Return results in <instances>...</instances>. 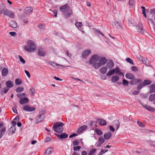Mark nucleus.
Here are the masks:
<instances>
[{"instance_id":"nucleus-43","label":"nucleus","mask_w":155,"mask_h":155,"mask_svg":"<svg viewBox=\"0 0 155 155\" xmlns=\"http://www.w3.org/2000/svg\"><path fill=\"white\" fill-rule=\"evenodd\" d=\"M24 90V88L23 87H19L17 88L16 91L17 93H19L23 91Z\"/></svg>"},{"instance_id":"nucleus-22","label":"nucleus","mask_w":155,"mask_h":155,"mask_svg":"<svg viewBox=\"0 0 155 155\" xmlns=\"http://www.w3.org/2000/svg\"><path fill=\"white\" fill-rule=\"evenodd\" d=\"M19 102L20 104H22L28 103L29 102V100L27 98L25 97L20 100Z\"/></svg>"},{"instance_id":"nucleus-7","label":"nucleus","mask_w":155,"mask_h":155,"mask_svg":"<svg viewBox=\"0 0 155 155\" xmlns=\"http://www.w3.org/2000/svg\"><path fill=\"white\" fill-rule=\"evenodd\" d=\"M44 115L43 114H41L39 116L36 118V124H38L44 120Z\"/></svg>"},{"instance_id":"nucleus-18","label":"nucleus","mask_w":155,"mask_h":155,"mask_svg":"<svg viewBox=\"0 0 155 155\" xmlns=\"http://www.w3.org/2000/svg\"><path fill=\"white\" fill-rule=\"evenodd\" d=\"M97 121L99 124L101 125L105 126L107 124L106 121L103 119H97Z\"/></svg>"},{"instance_id":"nucleus-49","label":"nucleus","mask_w":155,"mask_h":155,"mask_svg":"<svg viewBox=\"0 0 155 155\" xmlns=\"http://www.w3.org/2000/svg\"><path fill=\"white\" fill-rule=\"evenodd\" d=\"M81 148V147L80 146H77L74 147L73 148V150L74 151H79Z\"/></svg>"},{"instance_id":"nucleus-37","label":"nucleus","mask_w":155,"mask_h":155,"mask_svg":"<svg viewBox=\"0 0 155 155\" xmlns=\"http://www.w3.org/2000/svg\"><path fill=\"white\" fill-rule=\"evenodd\" d=\"M114 24L115 27L117 28H122V26L120 25V24L118 22V21H115L114 22Z\"/></svg>"},{"instance_id":"nucleus-17","label":"nucleus","mask_w":155,"mask_h":155,"mask_svg":"<svg viewBox=\"0 0 155 155\" xmlns=\"http://www.w3.org/2000/svg\"><path fill=\"white\" fill-rule=\"evenodd\" d=\"M142 106L148 110L151 111H155V109L154 108L148 105H142Z\"/></svg>"},{"instance_id":"nucleus-15","label":"nucleus","mask_w":155,"mask_h":155,"mask_svg":"<svg viewBox=\"0 0 155 155\" xmlns=\"http://www.w3.org/2000/svg\"><path fill=\"white\" fill-rule=\"evenodd\" d=\"M87 128V127L86 125H83L79 128L77 130V133L78 134L82 132L84 130H86Z\"/></svg>"},{"instance_id":"nucleus-47","label":"nucleus","mask_w":155,"mask_h":155,"mask_svg":"<svg viewBox=\"0 0 155 155\" xmlns=\"http://www.w3.org/2000/svg\"><path fill=\"white\" fill-rule=\"evenodd\" d=\"M94 32L96 35L97 34V33H99V34H100L102 36H104V35L103 33H102L99 30L95 29L94 30Z\"/></svg>"},{"instance_id":"nucleus-10","label":"nucleus","mask_w":155,"mask_h":155,"mask_svg":"<svg viewBox=\"0 0 155 155\" xmlns=\"http://www.w3.org/2000/svg\"><path fill=\"white\" fill-rule=\"evenodd\" d=\"M114 63L111 60H109L107 62L106 66L107 68L112 69L114 66Z\"/></svg>"},{"instance_id":"nucleus-31","label":"nucleus","mask_w":155,"mask_h":155,"mask_svg":"<svg viewBox=\"0 0 155 155\" xmlns=\"http://www.w3.org/2000/svg\"><path fill=\"white\" fill-rule=\"evenodd\" d=\"M29 93L32 96L35 95V89L34 87H32L30 89Z\"/></svg>"},{"instance_id":"nucleus-55","label":"nucleus","mask_w":155,"mask_h":155,"mask_svg":"<svg viewBox=\"0 0 155 155\" xmlns=\"http://www.w3.org/2000/svg\"><path fill=\"white\" fill-rule=\"evenodd\" d=\"M154 142H155V141H153L151 140L149 141V144L155 148V145L153 144Z\"/></svg>"},{"instance_id":"nucleus-53","label":"nucleus","mask_w":155,"mask_h":155,"mask_svg":"<svg viewBox=\"0 0 155 155\" xmlns=\"http://www.w3.org/2000/svg\"><path fill=\"white\" fill-rule=\"evenodd\" d=\"M108 151V150L107 149H102L100 153L102 155L103 153Z\"/></svg>"},{"instance_id":"nucleus-20","label":"nucleus","mask_w":155,"mask_h":155,"mask_svg":"<svg viewBox=\"0 0 155 155\" xmlns=\"http://www.w3.org/2000/svg\"><path fill=\"white\" fill-rule=\"evenodd\" d=\"M107 68L106 67H102L100 69V72L102 74H105L107 72Z\"/></svg>"},{"instance_id":"nucleus-58","label":"nucleus","mask_w":155,"mask_h":155,"mask_svg":"<svg viewBox=\"0 0 155 155\" xmlns=\"http://www.w3.org/2000/svg\"><path fill=\"white\" fill-rule=\"evenodd\" d=\"M133 80L131 81L130 82V83L131 85H133V84H136V82L135 81V79H133Z\"/></svg>"},{"instance_id":"nucleus-51","label":"nucleus","mask_w":155,"mask_h":155,"mask_svg":"<svg viewBox=\"0 0 155 155\" xmlns=\"http://www.w3.org/2000/svg\"><path fill=\"white\" fill-rule=\"evenodd\" d=\"M20 61L23 64H24L25 63V60L20 55H18Z\"/></svg>"},{"instance_id":"nucleus-44","label":"nucleus","mask_w":155,"mask_h":155,"mask_svg":"<svg viewBox=\"0 0 155 155\" xmlns=\"http://www.w3.org/2000/svg\"><path fill=\"white\" fill-rule=\"evenodd\" d=\"M38 54L40 56H44L45 55V52L42 50L39 51L38 53Z\"/></svg>"},{"instance_id":"nucleus-33","label":"nucleus","mask_w":155,"mask_h":155,"mask_svg":"<svg viewBox=\"0 0 155 155\" xmlns=\"http://www.w3.org/2000/svg\"><path fill=\"white\" fill-rule=\"evenodd\" d=\"M114 123H115V125H114V126L115 127H116L117 129L116 130H117L119 128L120 126V124L118 120H116L115 121H114Z\"/></svg>"},{"instance_id":"nucleus-4","label":"nucleus","mask_w":155,"mask_h":155,"mask_svg":"<svg viewBox=\"0 0 155 155\" xmlns=\"http://www.w3.org/2000/svg\"><path fill=\"white\" fill-rule=\"evenodd\" d=\"M1 14H3L4 15L7 16L10 18H14V14L11 11L7 9H3L1 12Z\"/></svg>"},{"instance_id":"nucleus-64","label":"nucleus","mask_w":155,"mask_h":155,"mask_svg":"<svg viewBox=\"0 0 155 155\" xmlns=\"http://www.w3.org/2000/svg\"><path fill=\"white\" fill-rule=\"evenodd\" d=\"M25 71L26 74L27 75V76L28 78H30L31 77V75H30V74H29V72L28 71L26 70H25Z\"/></svg>"},{"instance_id":"nucleus-52","label":"nucleus","mask_w":155,"mask_h":155,"mask_svg":"<svg viewBox=\"0 0 155 155\" xmlns=\"http://www.w3.org/2000/svg\"><path fill=\"white\" fill-rule=\"evenodd\" d=\"M79 141L78 140H75L73 141V145L74 146L77 145L79 144Z\"/></svg>"},{"instance_id":"nucleus-21","label":"nucleus","mask_w":155,"mask_h":155,"mask_svg":"<svg viewBox=\"0 0 155 155\" xmlns=\"http://www.w3.org/2000/svg\"><path fill=\"white\" fill-rule=\"evenodd\" d=\"M9 24L10 26L13 28H15L18 26L17 23L14 21H12L9 22Z\"/></svg>"},{"instance_id":"nucleus-23","label":"nucleus","mask_w":155,"mask_h":155,"mask_svg":"<svg viewBox=\"0 0 155 155\" xmlns=\"http://www.w3.org/2000/svg\"><path fill=\"white\" fill-rule=\"evenodd\" d=\"M8 70L7 68H4L2 71V75L3 76H6L8 73Z\"/></svg>"},{"instance_id":"nucleus-19","label":"nucleus","mask_w":155,"mask_h":155,"mask_svg":"<svg viewBox=\"0 0 155 155\" xmlns=\"http://www.w3.org/2000/svg\"><path fill=\"white\" fill-rule=\"evenodd\" d=\"M126 77L129 79H134V76L132 73H127L125 75Z\"/></svg>"},{"instance_id":"nucleus-41","label":"nucleus","mask_w":155,"mask_h":155,"mask_svg":"<svg viewBox=\"0 0 155 155\" xmlns=\"http://www.w3.org/2000/svg\"><path fill=\"white\" fill-rule=\"evenodd\" d=\"M15 83L16 85H19L22 84V81L19 78H17L15 80Z\"/></svg>"},{"instance_id":"nucleus-60","label":"nucleus","mask_w":155,"mask_h":155,"mask_svg":"<svg viewBox=\"0 0 155 155\" xmlns=\"http://www.w3.org/2000/svg\"><path fill=\"white\" fill-rule=\"evenodd\" d=\"M6 131L5 128V127H3L2 129L0 130L1 133H4Z\"/></svg>"},{"instance_id":"nucleus-12","label":"nucleus","mask_w":155,"mask_h":155,"mask_svg":"<svg viewBox=\"0 0 155 155\" xmlns=\"http://www.w3.org/2000/svg\"><path fill=\"white\" fill-rule=\"evenodd\" d=\"M107 61V60L105 57L99 58L98 61H99V62L101 66L105 64Z\"/></svg>"},{"instance_id":"nucleus-6","label":"nucleus","mask_w":155,"mask_h":155,"mask_svg":"<svg viewBox=\"0 0 155 155\" xmlns=\"http://www.w3.org/2000/svg\"><path fill=\"white\" fill-rule=\"evenodd\" d=\"M23 109L28 112H31L35 110V108L34 107H31L28 105L24 106L23 107Z\"/></svg>"},{"instance_id":"nucleus-8","label":"nucleus","mask_w":155,"mask_h":155,"mask_svg":"<svg viewBox=\"0 0 155 155\" xmlns=\"http://www.w3.org/2000/svg\"><path fill=\"white\" fill-rule=\"evenodd\" d=\"M143 27L142 24L141 22H139L137 26L138 31L142 34H143L144 33V31L143 29Z\"/></svg>"},{"instance_id":"nucleus-25","label":"nucleus","mask_w":155,"mask_h":155,"mask_svg":"<svg viewBox=\"0 0 155 155\" xmlns=\"http://www.w3.org/2000/svg\"><path fill=\"white\" fill-rule=\"evenodd\" d=\"M6 84L7 87L10 88L13 86V84L12 82L10 81H8L6 83Z\"/></svg>"},{"instance_id":"nucleus-63","label":"nucleus","mask_w":155,"mask_h":155,"mask_svg":"<svg viewBox=\"0 0 155 155\" xmlns=\"http://www.w3.org/2000/svg\"><path fill=\"white\" fill-rule=\"evenodd\" d=\"M65 52L66 54H67V56L68 57H71V54H70L69 53V52L67 50Z\"/></svg>"},{"instance_id":"nucleus-61","label":"nucleus","mask_w":155,"mask_h":155,"mask_svg":"<svg viewBox=\"0 0 155 155\" xmlns=\"http://www.w3.org/2000/svg\"><path fill=\"white\" fill-rule=\"evenodd\" d=\"M139 90L133 92L132 94L134 95H137L139 93Z\"/></svg>"},{"instance_id":"nucleus-32","label":"nucleus","mask_w":155,"mask_h":155,"mask_svg":"<svg viewBox=\"0 0 155 155\" xmlns=\"http://www.w3.org/2000/svg\"><path fill=\"white\" fill-rule=\"evenodd\" d=\"M75 25L77 27L79 30H81V26L82 25V23L81 22H77L75 23Z\"/></svg>"},{"instance_id":"nucleus-42","label":"nucleus","mask_w":155,"mask_h":155,"mask_svg":"<svg viewBox=\"0 0 155 155\" xmlns=\"http://www.w3.org/2000/svg\"><path fill=\"white\" fill-rule=\"evenodd\" d=\"M126 61L133 65L134 64L133 60L129 58H128L126 59Z\"/></svg>"},{"instance_id":"nucleus-57","label":"nucleus","mask_w":155,"mask_h":155,"mask_svg":"<svg viewBox=\"0 0 155 155\" xmlns=\"http://www.w3.org/2000/svg\"><path fill=\"white\" fill-rule=\"evenodd\" d=\"M9 34L12 36H15L16 35V33L15 32H9Z\"/></svg>"},{"instance_id":"nucleus-16","label":"nucleus","mask_w":155,"mask_h":155,"mask_svg":"<svg viewBox=\"0 0 155 155\" xmlns=\"http://www.w3.org/2000/svg\"><path fill=\"white\" fill-rule=\"evenodd\" d=\"M105 141V140L102 137H100L98 139V144L97 145V147H99L101 146L102 144H103Z\"/></svg>"},{"instance_id":"nucleus-24","label":"nucleus","mask_w":155,"mask_h":155,"mask_svg":"<svg viewBox=\"0 0 155 155\" xmlns=\"http://www.w3.org/2000/svg\"><path fill=\"white\" fill-rule=\"evenodd\" d=\"M119 79V78L118 76L114 75L112 77L111 81L113 83H115L118 81Z\"/></svg>"},{"instance_id":"nucleus-28","label":"nucleus","mask_w":155,"mask_h":155,"mask_svg":"<svg viewBox=\"0 0 155 155\" xmlns=\"http://www.w3.org/2000/svg\"><path fill=\"white\" fill-rule=\"evenodd\" d=\"M52 149V147H49L47 151L45 152V155H49V154L53 152Z\"/></svg>"},{"instance_id":"nucleus-5","label":"nucleus","mask_w":155,"mask_h":155,"mask_svg":"<svg viewBox=\"0 0 155 155\" xmlns=\"http://www.w3.org/2000/svg\"><path fill=\"white\" fill-rule=\"evenodd\" d=\"M99 59V57L98 55L94 54L90 58L89 61V63L90 64L92 65L94 63L98 62Z\"/></svg>"},{"instance_id":"nucleus-30","label":"nucleus","mask_w":155,"mask_h":155,"mask_svg":"<svg viewBox=\"0 0 155 155\" xmlns=\"http://www.w3.org/2000/svg\"><path fill=\"white\" fill-rule=\"evenodd\" d=\"M114 73V69L110 70L106 74L107 76H111Z\"/></svg>"},{"instance_id":"nucleus-14","label":"nucleus","mask_w":155,"mask_h":155,"mask_svg":"<svg viewBox=\"0 0 155 155\" xmlns=\"http://www.w3.org/2000/svg\"><path fill=\"white\" fill-rule=\"evenodd\" d=\"M112 136L111 133L109 131L105 133L104 135V139L106 140H108L110 139Z\"/></svg>"},{"instance_id":"nucleus-3","label":"nucleus","mask_w":155,"mask_h":155,"mask_svg":"<svg viewBox=\"0 0 155 155\" xmlns=\"http://www.w3.org/2000/svg\"><path fill=\"white\" fill-rule=\"evenodd\" d=\"M64 125V124L61 122H57L54 124L52 129L55 132L60 133L63 131Z\"/></svg>"},{"instance_id":"nucleus-56","label":"nucleus","mask_w":155,"mask_h":155,"mask_svg":"<svg viewBox=\"0 0 155 155\" xmlns=\"http://www.w3.org/2000/svg\"><path fill=\"white\" fill-rule=\"evenodd\" d=\"M138 125L140 127H144V125L139 121H137V122Z\"/></svg>"},{"instance_id":"nucleus-45","label":"nucleus","mask_w":155,"mask_h":155,"mask_svg":"<svg viewBox=\"0 0 155 155\" xmlns=\"http://www.w3.org/2000/svg\"><path fill=\"white\" fill-rule=\"evenodd\" d=\"M142 62L145 64L147 65L149 64V61L146 58H144Z\"/></svg>"},{"instance_id":"nucleus-40","label":"nucleus","mask_w":155,"mask_h":155,"mask_svg":"<svg viewBox=\"0 0 155 155\" xmlns=\"http://www.w3.org/2000/svg\"><path fill=\"white\" fill-rule=\"evenodd\" d=\"M68 135L67 134L64 133L61 134L60 139H66L68 137Z\"/></svg>"},{"instance_id":"nucleus-46","label":"nucleus","mask_w":155,"mask_h":155,"mask_svg":"<svg viewBox=\"0 0 155 155\" xmlns=\"http://www.w3.org/2000/svg\"><path fill=\"white\" fill-rule=\"evenodd\" d=\"M134 0H130L129 1V5L130 7L132 8L134 5Z\"/></svg>"},{"instance_id":"nucleus-54","label":"nucleus","mask_w":155,"mask_h":155,"mask_svg":"<svg viewBox=\"0 0 155 155\" xmlns=\"http://www.w3.org/2000/svg\"><path fill=\"white\" fill-rule=\"evenodd\" d=\"M131 70L133 71H138L137 68L135 66H132L131 68Z\"/></svg>"},{"instance_id":"nucleus-35","label":"nucleus","mask_w":155,"mask_h":155,"mask_svg":"<svg viewBox=\"0 0 155 155\" xmlns=\"http://www.w3.org/2000/svg\"><path fill=\"white\" fill-rule=\"evenodd\" d=\"M9 90V89L7 88H4L2 89L1 90V93L2 94H4L6 93Z\"/></svg>"},{"instance_id":"nucleus-11","label":"nucleus","mask_w":155,"mask_h":155,"mask_svg":"<svg viewBox=\"0 0 155 155\" xmlns=\"http://www.w3.org/2000/svg\"><path fill=\"white\" fill-rule=\"evenodd\" d=\"M33 9L31 7H28L25 9V12L26 14H30L32 13Z\"/></svg>"},{"instance_id":"nucleus-13","label":"nucleus","mask_w":155,"mask_h":155,"mask_svg":"<svg viewBox=\"0 0 155 155\" xmlns=\"http://www.w3.org/2000/svg\"><path fill=\"white\" fill-rule=\"evenodd\" d=\"M114 69V73L115 74H118L119 76H124L123 73L121 72V70L118 67H116Z\"/></svg>"},{"instance_id":"nucleus-59","label":"nucleus","mask_w":155,"mask_h":155,"mask_svg":"<svg viewBox=\"0 0 155 155\" xmlns=\"http://www.w3.org/2000/svg\"><path fill=\"white\" fill-rule=\"evenodd\" d=\"M143 84H138L137 85V89H138V90H139L143 87Z\"/></svg>"},{"instance_id":"nucleus-48","label":"nucleus","mask_w":155,"mask_h":155,"mask_svg":"<svg viewBox=\"0 0 155 155\" xmlns=\"http://www.w3.org/2000/svg\"><path fill=\"white\" fill-rule=\"evenodd\" d=\"M129 82L125 79H123V84L125 86H127L128 85Z\"/></svg>"},{"instance_id":"nucleus-27","label":"nucleus","mask_w":155,"mask_h":155,"mask_svg":"<svg viewBox=\"0 0 155 155\" xmlns=\"http://www.w3.org/2000/svg\"><path fill=\"white\" fill-rule=\"evenodd\" d=\"M17 96L19 99L21 100L25 97H26V95L25 93H23L21 94H17Z\"/></svg>"},{"instance_id":"nucleus-1","label":"nucleus","mask_w":155,"mask_h":155,"mask_svg":"<svg viewBox=\"0 0 155 155\" xmlns=\"http://www.w3.org/2000/svg\"><path fill=\"white\" fill-rule=\"evenodd\" d=\"M60 10L62 13L63 15L65 18H68L73 14L72 10L68 4L61 6Z\"/></svg>"},{"instance_id":"nucleus-62","label":"nucleus","mask_w":155,"mask_h":155,"mask_svg":"<svg viewBox=\"0 0 155 155\" xmlns=\"http://www.w3.org/2000/svg\"><path fill=\"white\" fill-rule=\"evenodd\" d=\"M135 81H136V83L142 82V80L141 79H135Z\"/></svg>"},{"instance_id":"nucleus-50","label":"nucleus","mask_w":155,"mask_h":155,"mask_svg":"<svg viewBox=\"0 0 155 155\" xmlns=\"http://www.w3.org/2000/svg\"><path fill=\"white\" fill-rule=\"evenodd\" d=\"M65 68L64 66L57 64L56 68L58 69H63Z\"/></svg>"},{"instance_id":"nucleus-9","label":"nucleus","mask_w":155,"mask_h":155,"mask_svg":"<svg viewBox=\"0 0 155 155\" xmlns=\"http://www.w3.org/2000/svg\"><path fill=\"white\" fill-rule=\"evenodd\" d=\"M91 52L90 50H86L83 51L82 55L83 58H86Z\"/></svg>"},{"instance_id":"nucleus-38","label":"nucleus","mask_w":155,"mask_h":155,"mask_svg":"<svg viewBox=\"0 0 155 155\" xmlns=\"http://www.w3.org/2000/svg\"><path fill=\"white\" fill-rule=\"evenodd\" d=\"M155 99V94H151L149 96V100L150 101H152Z\"/></svg>"},{"instance_id":"nucleus-26","label":"nucleus","mask_w":155,"mask_h":155,"mask_svg":"<svg viewBox=\"0 0 155 155\" xmlns=\"http://www.w3.org/2000/svg\"><path fill=\"white\" fill-rule=\"evenodd\" d=\"M93 66L95 68L97 69L99 68L101 66V65L100 64V63L96 62L95 63H94L93 64H92Z\"/></svg>"},{"instance_id":"nucleus-2","label":"nucleus","mask_w":155,"mask_h":155,"mask_svg":"<svg viewBox=\"0 0 155 155\" xmlns=\"http://www.w3.org/2000/svg\"><path fill=\"white\" fill-rule=\"evenodd\" d=\"M27 45L25 47V49L27 51L30 52L35 50L36 46L33 41L29 40L27 42Z\"/></svg>"},{"instance_id":"nucleus-29","label":"nucleus","mask_w":155,"mask_h":155,"mask_svg":"<svg viewBox=\"0 0 155 155\" xmlns=\"http://www.w3.org/2000/svg\"><path fill=\"white\" fill-rule=\"evenodd\" d=\"M151 83V81L149 80H146L144 81L143 83V85L145 86L150 84Z\"/></svg>"},{"instance_id":"nucleus-39","label":"nucleus","mask_w":155,"mask_h":155,"mask_svg":"<svg viewBox=\"0 0 155 155\" xmlns=\"http://www.w3.org/2000/svg\"><path fill=\"white\" fill-rule=\"evenodd\" d=\"M95 131L96 132V134L99 135H101L103 134V132L102 131L98 129L95 128Z\"/></svg>"},{"instance_id":"nucleus-34","label":"nucleus","mask_w":155,"mask_h":155,"mask_svg":"<svg viewBox=\"0 0 155 155\" xmlns=\"http://www.w3.org/2000/svg\"><path fill=\"white\" fill-rule=\"evenodd\" d=\"M15 130L16 128L14 126H12L9 129V131L11 134H13L15 133Z\"/></svg>"},{"instance_id":"nucleus-36","label":"nucleus","mask_w":155,"mask_h":155,"mask_svg":"<svg viewBox=\"0 0 155 155\" xmlns=\"http://www.w3.org/2000/svg\"><path fill=\"white\" fill-rule=\"evenodd\" d=\"M97 149L95 148H93L90 150L88 155H95V153Z\"/></svg>"}]
</instances>
